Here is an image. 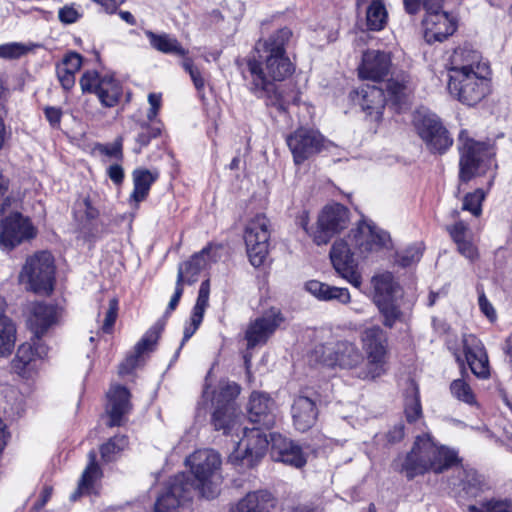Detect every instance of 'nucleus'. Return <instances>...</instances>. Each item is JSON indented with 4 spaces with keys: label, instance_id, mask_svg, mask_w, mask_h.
<instances>
[{
    "label": "nucleus",
    "instance_id": "obj_26",
    "mask_svg": "<svg viewBox=\"0 0 512 512\" xmlns=\"http://www.w3.org/2000/svg\"><path fill=\"white\" fill-rule=\"evenodd\" d=\"M270 436L271 447L278 461L295 468H301L306 464L307 457L298 444L280 434L273 433Z\"/></svg>",
    "mask_w": 512,
    "mask_h": 512
},
{
    "label": "nucleus",
    "instance_id": "obj_63",
    "mask_svg": "<svg viewBox=\"0 0 512 512\" xmlns=\"http://www.w3.org/2000/svg\"><path fill=\"white\" fill-rule=\"evenodd\" d=\"M141 354H135L128 356L120 365L118 372L121 376L127 375L131 373L138 364V359Z\"/></svg>",
    "mask_w": 512,
    "mask_h": 512
},
{
    "label": "nucleus",
    "instance_id": "obj_32",
    "mask_svg": "<svg viewBox=\"0 0 512 512\" xmlns=\"http://www.w3.org/2000/svg\"><path fill=\"white\" fill-rule=\"evenodd\" d=\"M88 464L78 481L77 489L71 494L73 501L82 495H89L96 492L97 483L102 477V470L96 462V452L91 450L88 453Z\"/></svg>",
    "mask_w": 512,
    "mask_h": 512
},
{
    "label": "nucleus",
    "instance_id": "obj_20",
    "mask_svg": "<svg viewBox=\"0 0 512 512\" xmlns=\"http://www.w3.org/2000/svg\"><path fill=\"white\" fill-rule=\"evenodd\" d=\"M282 321L281 313L277 309H271L252 321L245 332L247 348L252 349L257 345L265 344Z\"/></svg>",
    "mask_w": 512,
    "mask_h": 512
},
{
    "label": "nucleus",
    "instance_id": "obj_46",
    "mask_svg": "<svg viewBox=\"0 0 512 512\" xmlns=\"http://www.w3.org/2000/svg\"><path fill=\"white\" fill-rule=\"evenodd\" d=\"M31 47L19 42H10L0 45V58L6 60L19 59L26 55Z\"/></svg>",
    "mask_w": 512,
    "mask_h": 512
},
{
    "label": "nucleus",
    "instance_id": "obj_14",
    "mask_svg": "<svg viewBox=\"0 0 512 512\" xmlns=\"http://www.w3.org/2000/svg\"><path fill=\"white\" fill-rule=\"evenodd\" d=\"M348 224L349 211L346 207L338 203L327 205L318 216L311 238L317 245H326L335 234L346 229Z\"/></svg>",
    "mask_w": 512,
    "mask_h": 512
},
{
    "label": "nucleus",
    "instance_id": "obj_8",
    "mask_svg": "<svg viewBox=\"0 0 512 512\" xmlns=\"http://www.w3.org/2000/svg\"><path fill=\"white\" fill-rule=\"evenodd\" d=\"M240 393V387L234 382H221L214 396L215 411L212 424L216 430L224 434H236L241 429V413L235 399Z\"/></svg>",
    "mask_w": 512,
    "mask_h": 512
},
{
    "label": "nucleus",
    "instance_id": "obj_53",
    "mask_svg": "<svg viewBox=\"0 0 512 512\" xmlns=\"http://www.w3.org/2000/svg\"><path fill=\"white\" fill-rule=\"evenodd\" d=\"M76 214L85 218L87 221L95 220L99 216V211L92 205L88 198H84L76 205Z\"/></svg>",
    "mask_w": 512,
    "mask_h": 512
},
{
    "label": "nucleus",
    "instance_id": "obj_6",
    "mask_svg": "<svg viewBox=\"0 0 512 512\" xmlns=\"http://www.w3.org/2000/svg\"><path fill=\"white\" fill-rule=\"evenodd\" d=\"M221 457L212 449L197 450L186 459L195 480H191L205 498H214L219 493L221 483Z\"/></svg>",
    "mask_w": 512,
    "mask_h": 512
},
{
    "label": "nucleus",
    "instance_id": "obj_56",
    "mask_svg": "<svg viewBox=\"0 0 512 512\" xmlns=\"http://www.w3.org/2000/svg\"><path fill=\"white\" fill-rule=\"evenodd\" d=\"M99 151L101 154H103L109 158L122 160V158H123L122 138L116 139L115 142H113L111 144L101 145L99 147Z\"/></svg>",
    "mask_w": 512,
    "mask_h": 512
},
{
    "label": "nucleus",
    "instance_id": "obj_28",
    "mask_svg": "<svg viewBox=\"0 0 512 512\" xmlns=\"http://www.w3.org/2000/svg\"><path fill=\"white\" fill-rule=\"evenodd\" d=\"M291 416L295 429L300 432L309 430L318 416L315 401L304 395L295 397L291 406Z\"/></svg>",
    "mask_w": 512,
    "mask_h": 512
},
{
    "label": "nucleus",
    "instance_id": "obj_45",
    "mask_svg": "<svg viewBox=\"0 0 512 512\" xmlns=\"http://www.w3.org/2000/svg\"><path fill=\"white\" fill-rule=\"evenodd\" d=\"M381 315L383 316V325L388 328H392L397 321L402 318V312L400 308L394 303V300L385 301L376 304Z\"/></svg>",
    "mask_w": 512,
    "mask_h": 512
},
{
    "label": "nucleus",
    "instance_id": "obj_10",
    "mask_svg": "<svg viewBox=\"0 0 512 512\" xmlns=\"http://www.w3.org/2000/svg\"><path fill=\"white\" fill-rule=\"evenodd\" d=\"M55 266L51 253L41 251L26 260L20 273V281L39 294H49L53 290Z\"/></svg>",
    "mask_w": 512,
    "mask_h": 512
},
{
    "label": "nucleus",
    "instance_id": "obj_4",
    "mask_svg": "<svg viewBox=\"0 0 512 512\" xmlns=\"http://www.w3.org/2000/svg\"><path fill=\"white\" fill-rule=\"evenodd\" d=\"M360 342L366 363L357 372L362 380H374L387 373L389 345L387 333L378 325L367 327L360 333Z\"/></svg>",
    "mask_w": 512,
    "mask_h": 512
},
{
    "label": "nucleus",
    "instance_id": "obj_43",
    "mask_svg": "<svg viewBox=\"0 0 512 512\" xmlns=\"http://www.w3.org/2000/svg\"><path fill=\"white\" fill-rule=\"evenodd\" d=\"M128 445V439L125 435H117L109 439L100 447V453L103 461L111 462L115 460L118 453L124 450Z\"/></svg>",
    "mask_w": 512,
    "mask_h": 512
},
{
    "label": "nucleus",
    "instance_id": "obj_37",
    "mask_svg": "<svg viewBox=\"0 0 512 512\" xmlns=\"http://www.w3.org/2000/svg\"><path fill=\"white\" fill-rule=\"evenodd\" d=\"M159 173L148 169L139 168L133 172L134 189L131 198L139 203L143 201L151 188V185L158 179Z\"/></svg>",
    "mask_w": 512,
    "mask_h": 512
},
{
    "label": "nucleus",
    "instance_id": "obj_33",
    "mask_svg": "<svg viewBox=\"0 0 512 512\" xmlns=\"http://www.w3.org/2000/svg\"><path fill=\"white\" fill-rule=\"evenodd\" d=\"M144 34L151 48L160 53L181 57L182 59L188 55V50L182 46L175 36L169 33L145 30Z\"/></svg>",
    "mask_w": 512,
    "mask_h": 512
},
{
    "label": "nucleus",
    "instance_id": "obj_9",
    "mask_svg": "<svg viewBox=\"0 0 512 512\" xmlns=\"http://www.w3.org/2000/svg\"><path fill=\"white\" fill-rule=\"evenodd\" d=\"M196 487L189 475L179 473L172 477L159 494L154 512H189Z\"/></svg>",
    "mask_w": 512,
    "mask_h": 512
},
{
    "label": "nucleus",
    "instance_id": "obj_21",
    "mask_svg": "<svg viewBox=\"0 0 512 512\" xmlns=\"http://www.w3.org/2000/svg\"><path fill=\"white\" fill-rule=\"evenodd\" d=\"M323 361L328 366L353 370L357 376V372L364 366V355L355 343L343 340L335 343L330 354Z\"/></svg>",
    "mask_w": 512,
    "mask_h": 512
},
{
    "label": "nucleus",
    "instance_id": "obj_3",
    "mask_svg": "<svg viewBox=\"0 0 512 512\" xmlns=\"http://www.w3.org/2000/svg\"><path fill=\"white\" fill-rule=\"evenodd\" d=\"M457 461L454 450L437 445L429 433L416 437L411 451L402 464L408 478L434 471L440 473Z\"/></svg>",
    "mask_w": 512,
    "mask_h": 512
},
{
    "label": "nucleus",
    "instance_id": "obj_44",
    "mask_svg": "<svg viewBox=\"0 0 512 512\" xmlns=\"http://www.w3.org/2000/svg\"><path fill=\"white\" fill-rule=\"evenodd\" d=\"M450 392L459 401L473 405L476 403L475 395L470 385L463 379H455L450 384Z\"/></svg>",
    "mask_w": 512,
    "mask_h": 512
},
{
    "label": "nucleus",
    "instance_id": "obj_36",
    "mask_svg": "<svg viewBox=\"0 0 512 512\" xmlns=\"http://www.w3.org/2000/svg\"><path fill=\"white\" fill-rule=\"evenodd\" d=\"M47 355V347L36 343H24L19 346L16 357L13 361V367L21 374L36 359Z\"/></svg>",
    "mask_w": 512,
    "mask_h": 512
},
{
    "label": "nucleus",
    "instance_id": "obj_2",
    "mask_svg": "<svg viewBox=\"0 0 512 512\" xmlns=\"http://www.w3.org/2000/svg\"><path fill=\"white\" fill-rule=\"evenodd\" d=\"M448 88L451 94L466 105L480 102L489 92V66L477 51L455 49L448 67Z\"/></svg>",
    "mask_w": 512,
    "mask_h": 512
},
{
    "label": "nucleus",
    "instance_id": "obj_11",
    "mask_svg": "<svg viewBox=\"0 0 512 512\" xmlns=\"http://www.w3.org/2000/svg\"><path fill=\"white\" fill-rule=\"evenodd\" d=\"M414 127L419 137L432 152L444 153L453 143L452 137L436 114L421 109L413 116Z\"/></svg>",
    "mask_w": 512,
    "mask_h": 512
},
{
    "label": "nucleus",
    "instance_id": "obj_59",
    "mask_svg": "<svg viewBox=\"0 0 512 512\" xmlns=\"http://www.w3.org/2000/svg\"><path fill=\"white\" fill-rule=\"evenodd\" d=\"M161 94L157 93H150L148 95V103L150 105V108L147 112V120L149 122H160L156 119L158 112L161 108Z\"/></svg>",
    "mask_w": 512,
    "mask_h": 512
},
{
    "label": "nucleus",
    "instance_id": "obj_64",
    "mask_svg": "<svg viewBox=\"0 0 512 512\" xmlns=\"http://www.w3.org/2000/svg\"><path fill=\"white\" fill-rule=\"evenodd\" d=\"M480 310L491 321L496 319V311L492 304L488 301L484 294L479 296L478 299Z\"/></svg>",
    "mask_w": 512,
    "mask_h": 512
},
{
    "label": "nucleus",
    "instance_id": "obj_57",
    "mask_svg": "<svg viewBox=\"0 0 512 512\" xmlns=\"http://www.w3.org/2000/svg\"><path fill=\"white\" fill-rule=\"evenodd\" d=\"M118 313V301L117 299L113 298L109 301V307L105 314L104 323L102 325V330L105 333H110Z\"/></svg>",
    "mask_w": 512,
    "mask_h": 512
},
{
    "label": "nucleus",
    "instance_id": "obj_16",
    "mask_svg": "<svg viewBox=\"0 0 512 512\" xmlns=\"http://www.w3.org/2000/svg\"><path fill=\"white\" fill-rule=\"evenodd\" d=\"M286 142L294 162L298 165L325 147V139L318 131L304 127L298 128L290 134Z\"/></svg>",
    "mask_w": 512,
    "mask_h": 512
},
{
    "label": "nucleus",
    "instance_id": "obj_24",
    "mask_svg": "<svg viewBox=\"0 0 512 512\" xmlns=\"http://www.w3.org/2000/svg\"><path fill=\"white\" fill-rule=\"evenodd\" d=\"M276 405L269 394L260 391H253L247 404L249 420L267 429L274 426Z\"/></svg>",
    "mask_w": 512,
    "mask_h": 512
},
{
    "label": "nucleus",
    "instance_id": "obj_5",
    "mask_svg": "<svg viewBox=\"0 0 512 512\" xmlns=\"http://www.w3.org/2000/svg\"><path fill=\"white\" fill-rule=\"evenodd\" d=\"M444 0H403L405 11L410 15L418 14L423 8L424 37L428 43L442 42L456 30L453 17L442 10Z\"/></svg>",
    "mask_w": 512,
    "mask_h": 512
},
{
    "label": "nucleus",
    "instance_id": "obj_31",
    "mask_svg": "<svg viewBox=\"0 0 512 512\" xmlns=\"http://www.w3.org/2000/svg\"><path fill=\"white\" fill-rule=\"evenodd\" d=\"M357 94L360 97L359 105L367 115L379 120L386 103V96L382 88L376 85L365 84Z\"/></svg>",
    "mask_w": 512,
    "mask_h": 512
},
{
    "label": "nucleus",
    "instance_id": "obj_49",
    "mask_svg": "<svg viewBox=\"0 0 512 512\" xmlns=\"http://www.w3.org/2000/svg\"><path fill=\"white\" fill-rule=\"evenodd\" d=\"M182 68L190 75V78L198 91H202L205 87V80L200 69L194 64L192 58L188 55L182 59Z\"/></svg>",
    "mask_w": 512,
    "mask_h": 512
},
{
    "label": "nucleus",
    "instance_id": "obj_40",
    "mask_svg": "<svg viewBox=\"0 0 512 512\" xmlns=\"http://www.w3.org/2000/svg\"><path fill=\"white\" fill-rule=\"evenodd\" d=\"M388 19V13L382 0H372L366 9V24L369 30H382Z\"/></svg>",
    "mask_w": 512,
    "mask_h": 512
},
{
    "label": "nucleus",
    "instance_id": "obj_17",
    "mask_svg": "<svg viewBox=\"0 0 512 512\" xmlns=\"http://www.w3.org/2000/svg\"><path fill=\"white\" fill-rule=\"evenodd\" d=\"M62 310L56 305L33 302L27 307L26 323L37 340L59 322Z\"/></svg>",
    "mask_w": 512,
    "mask_h": 512
},
{
    "label": "nucleus",
    "instance_id": "obj_38",
    "mask_svg": "<svg viewBox=\"0 0 512 512\" xmlns=\"http://www.w3.org/2000/svg\"><path fill=\"white\" fill-rule=\"evenodd\" d=\"M467 226L463 222H457L449 228V233L457 244L458 251L467 259L474 260L478 252L474 244L466 238Z\"/></svg>",
    "mask_w": 512,
    "mask_h": 512
},
{
    "label": "nucleus",
    "instance_id": "obj_13",
    "mask_svg": "<svg viewBox=\"0 0 512 512\" xmlns=\"http://www.w3.org/2000/svg\"><path fill=\"white\" fill-rule=\"evenodd\" d=\"M269 226V220L263 214L256 215L246 225L244 240L250 263L254 267L261 266L268 255Z\"/></svg>",
    "mask_w": 512,
    "mask_h": 512
},
{
    "label": "nucleus",
    "instance_id": "obj_18",
    "mask_svg": "<svg viewBox=\"0 0 512 512\" xmlns=\"http://www.w3.org/2000/svg\"><path fill=\"white\" fill-rule=\"evenodd\" d=\"M35 235L36 229L30 220L19 213L9 215L1 222L0 245L5 249H13Z\"/></svg>",
    "mask_w": 512,
    "mask_h": 512
},
{
    "label": "nucleus",
    "instance_id": "obj_54",
    "mask_svg": "<svg viewBox=\"0 0 512 512\" xmlns=\"http://www.w3.org/2000/svg\"><path fill=\"white\" fill-rule=\"evenodd\" d=\"M329 284L318 280H310L305 283V290L320 301H325Z\"/></svg>",
    "mask_w": 512,
    "mask_h": 512
},
{
    "label": "nucleus",
    "instance_id": "obj_58",
    "mask_svg": "<svg viewBox=\"0 0 512 512\" xmlns=\"http://www.w3.org/2000/svg\"><path fill=\"white\" fill-rule=\"evenodd\" d=\"M81 17V13L74 5H65L58 11V18L64 24H73Z\"/></svg>",
    "mask_w": 512,
    "mask_h": 512
},
{
    "label": "nucleus",
    "instance_id": "obj_1",
    "mask_svg": "<svg viewBox=\"0 0 512 512\" xmlns=\"http://www.w3.org/2000/svg\"><path fill=\"white\" fill-rule=\"evenodd\" d=\"M292 33L282 28L266 40H259L254 51L244 60L241 68L248 90L257 98L263 99L267 106L279 111L286 110L293 97L285 93L282 82L293 72V66L286 56L285 44Z\"/></svg>",
    "mask_w": 512,
    "mask_h": 512
},
{
    "label": "nucleus",
    "instance_id": "obj_29",
    "mask_svg": "<svg viewBox=\"0 0 512 512\" xmlns=\"http://www.w3.org/2000/svg\"><path fill=\"white\" fill-rule=\"evenodd\" d=\"M209 295L210 282L209 280H205L200 285L196 303L192 310L190 323L184 328L183 339L175 353V358L179 356L180 350L184 344L193 336V334L197 331L200 324L202 323L205 310L209 304Z\"/></svg>",
    "mask_w": 512,
    "mask_h": 512
},
{
    "label": "nucleus",
    "instance_id": "obj_47",
    "mask_svg": "<svg viewBox=\"0 0 512 512\" xmlns=\"http://www.w3.org/2000/svg\"><path fill=\"white\" fill-rule=\"evenodd\" d=\"M424 247L422 243H417L407 247L401 253L398 254V263L407 267L418 262L423 254Z\"/></svg>",
    "mask_w": 512,
    "mask_h": 512
},
{
    "label": "nucleus",
    "instance_id": "obj_23",
    "mask_svg": "<svg viewBox=\"0 0 512 512\" xmlns=\"http://www.w3.org/2000/svg\"><path fill=\"white\" fill-rule=\"evenodd\" d=\"M355 245L362 257H367L369 253L380 250L385 247L390 240L389 234L374 224L362 222L353 232Z\"/></svg>",
    "mask_w": 512,
    "mask_h": 512
},
{
    "label": "nucleus",
    "instance_id": "obj_7",
    "mask_svg": "<svg viewBox=\"0 0 512 512\" xmlns=\"http://www.w3.org/2000/svg\"><path fill=\"white\" fill-rule=\"evenodd\" d=\"M458 150L460 153L459 178L463 182L496 167L492 149L486 143L470 138L466 130H462L459 134Z\"/></svg>",
    "mask_w": 512,
    "mask_h": 512
},
{
    "label": "nucleus",
    "instance_id": "obj_62",
    "mask_svg": "<svg viewBox=\"0 0 512 512\" xmlns=\"http://www.w3.org/2000/svg\"><path fill=\"white\" fill-rule=\"evenodd\" d=\"M183 285V277L180 273V275H177L175 292L169 301L167 312H172L176 309L183 294Z\"/></svg>",
    "mask_w": 512,
    "mask_h": 512
},
{
    "label": "nucleus",
    "instance_id": "obj_52",
    "mask_svg": "<svg viewBox=\"0 0 512 512\" xmlns=\"http://www.w3.org/2000/svg\"><path fill=\"white\" fill-rule=\"evenodd\" d=\"M325 301H337L346 305L351 302V294L347 288L329 285Z\"/></svg>",
    "mask_w": 512,
    "mask_h": 512
},
{
    "label": "nucleus",
    "instance_id": "obj_34",
    "mask_svg": "<svg viewBox=\"0 0 512 512\" xmlns=\"http://www.w3.org/2000/svg\"><path fill=\"white\" fill-rule=\"evenodd\" d=\"M371 286L373 289V301L379 304L385 301L394 300L398 291V284L394 281V277L390 272H383L374 275L371 278Z\"/></svg>",
    "mask_w": 512,
    "mask_h": 512
},
{
    "label": "nucleus",
    "instance_id": "obj_30",
    "mask_svg": "<svg viewBox=\"0 0 512 512\" xmlns=\"http://www.w3.org/2000/svg\"><path fill=\"white\" fill-rule=\"evenodd\" d=\"M130 393L120 385L112 386L107 392L106 412L110 417L109 426H120L122 417L130 410Z\"/></svg>",
    "mask_w": 512,
    "mask_h": 512
},
{
    "label": "nucleus",
    "instance_id": "obj_51",
    "mask_svg": "<svg viewBox=\"0 0 512 512\" xmlns=\"http://www.w3.org/2000/svg\"><path fill=\"white\" fill-rule=\"evenodd\" d=\"M413 393V397L407 399L405 406V414L409 422L416 421L422 414V407L416 387L413 388Z\"/></svg>",
    "mask_w": 512,
    "mask_h": 512
},
{
    "label": "nucleus",
    "instance_id": "obj_27",
    "mask_svg": "<svg viewBox=\"0 0 512 512\" xmlns=\"http://www.w3.org/2000/svg\"><path fill=\"white\" fill-rule=\"evenodd\" d=\"M217 261V248L208 245L200 252L194 254L190 260L181 263L178 266L177 275L182 274L183 284L191 285L198 279L199 273L210 263Z\"/></svg>",
    "mask_w": 512,
    "mask_h": 512
},
{
    "label": "nucleus",
    "instance_id": "obj_42",
    "mask_svg": "<svg viewBox=\"0 0 512 512\" xmlns=\"http://www.w3.org/2000/svg\"><path fill=\"white\" fill-rule=\"evenodd\" d=\"M139 133L136 137V143L139 148L135 150L136 153H140L143 147H146L152 139L157 138L162 131L161 122H147L143 121L139 123Z\"/></svg>",
    "mask_w": 512,
    "mask_h": 512
},
{
    "label": "nucleus",
    "instance_id": "obj_41",
    "mask_svg": "<svg viewBox=\"0 0 512 512\" xmlns=\"http://www.w3.org/2000/svg\"><path fill=\"white\" fill-rule=\"evenodd\" d=\"M16 341V326L11 319H0V356H8Z\"/></svg>",
    "mask_w": 512,
    "mask_h": 512
},
{
    "label": "nucleus",
    "instance_id": "obj_60",
    "mask_svg": "<svg viewBox=\"0 0 512 512\" xmlns=\"http://www.w3.org/2000/svg\"><path fill=\"white\" fill-rule=\"evenodd\" d=\"M82 64V58L77 53H69L65 56L63 61L59 64V66L63 67L66 70H69L73 73H76Z\"/></svg>",
    "mask_w": 512,
    "mask_h": 512
},
{
    "label": "nucleus",
    "instance_id": "obj_55",
    "mask_svg": "<svg viewBox=\"0 0 512 512\" xmlns=\"http://www.w3.org/2000/svg\"><path fill=\"white\" fill-rule=\"evenodd\" d=\"M446 345L449 351L452 352L454 355L456 362L459 364V366L462 368V372L465 373V367H464V359L461 355V349L463 350V343L462 338L458 339L455 336H448L446 340Z\"/></svg>",
    "mask_w": 512,
    "mask_h": 512
},
{
    "label": "nucleus",
    "instance_id": "obj_12",
    "mask_svg": "<svg viewBox=\"0 0 512 512\" xmlns=\"http://www.w3.org/2000/svg\"><path fill=\"white\" fill-rule=\"evenodd\" d=\"M243 436L237 442L235 450L229 456V461L236 465L254 466L265 455L269 441L260 428H243Z\"/></svg>",
    "mask_w": 512,
    "mask_h": 512
},
{
    "label": "nucleus",
    "instance_id": "obj_25",
    "mask_svg": "<svg viewBox=\"0 0 512 512\" xmlns=\"http://www.w3.org/2000/svg\"><path fill=\"white\" fill-rule=\"evenodd\" d=\"M390 68L391 56L389 53L379 50H368L362 56V62L358 71L362 79L379 82L389 74Z\"/></svg>",
    "mask_w": 512,
    "mask_h": 512
},
{
    "label": "nucleus",
    "instance_id": "obj_15",
    "mask_svg": "<svg viewBox=\"0 0 512 512\" xmlns=\"http://www.w3.org/2000/svg\"><path fill=\"white\" fill-rule=\"evenodd\" d=\"M84 93H93L106 108L116 106L122 96V86L111 75H100L97 71H87L80 78Z\"/></svg>",
    "mask_w": 512,
    "mask_h": 512
},
{
    "label": "nucleus",
    "instance_id": "obj_61",
    "mask_svg": "<svg viewBox=\"0 0 512 512\" xmlns=\"http://www.w3.org/2000/svg\"><path fill=\"white\" fill-rule=\"evenodd\" d=\"M59 82L65 90L71 89L75 84V73L57 65L56 68Z\"/></svg>",
    "mask_w": 512,
    "mask_h": 512
},
{
    "label": "nucleus",
    "instance_id": "obj_35",
    "mask_svg": "<svg viewBox=\"0 0 512 512\" xmlns=\"http://www.w3.org/2000/svg\"><path fill=\"white\" fill-rule=\"evenodd\" d=\"M274 499L270 492L259 490L247 493L237 504L238 512H270Z\"/></svg>",
    "mask_w": 512,
    "mask_h": 512
},
{
    "label": "nucleus",
    "instance_id": "obj_39",
    "mask_svg": "<svg viewBox=\"0 0 512 512\" xmlns=\"http://www.w3.org/2000/svg\"><path fill=\"white\" fill-rule=\"evenodd\" d=\"M390 99L395 103H401L413 90L412 82L408 75L401 74L391 78L386 85Z\"/></svg>",
    "mask_w": 512,
    "mask_h": 512
},
{
    "label": "nucleus",
    "instance_id": "obj_22",
    "mask_svg": "<svg viewBox=\"0 0 512 512\" xmlns=\"http://www.w3.org/2000/svg\"><path fill=\"white\" fill-rule=\"evenodd\" d=\"M462 343L464 362H467L477 378L488 379L490 377L489 359L482 342L472 334H465L462 336Z\"/></svg>",
    "mask_w": 512,
    "mask_h": 512
},
{
    "label": "nucleus",
    "instance_id": "obj_19",
    "mask_svg": "<svg viewBox=\"0 0 512 512\" xmlns=\"http://www.w3.org/2000/svg\"><path fill=\"white\" fill-rule=\"evenodd\" d=\"M330 259L339 276L355 288L360 289L362 276L358 270V263L344 240H337L333 243L330 250Z\"/></svg>",
    "mask_w": 512,
    "mask_h": 512
},
{
    "label": "nucleus",
    "instance_id": "obj_48",
    "mask_svg": "<svg viewBox=\"0 0 512 512\" xmlns=\"http://www.w3.org/2000/svg\"><path fill=\"white\" fill-rule=\"evenodd\" d=\"M161 333V328L158 326L151 327L137 343L135 350L137 354H143L153 349L156 345Z\"/></svg>",
    "mask_w": 512,
    "mask_h": 512
},
{
    "label": "nucleus",
    "instance_id": "obj_50",
    "mask_svg": "<svg viewBox=\"0 0 512 512\" xmlns=\"http://www.w3.org/2000/svg\"><path fill=\"white\" fill-rule=\"evenodd\" d=\"M485 198V194L481 189H477L473 193H469L465 196L463 201V210L471 212L475 216L481 214V203Z\"/></svg>",
    "mask_w": 512,
    "mask_h": 512
}]
</instances>
